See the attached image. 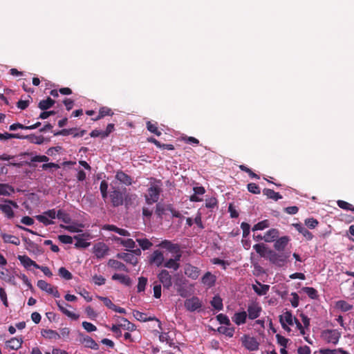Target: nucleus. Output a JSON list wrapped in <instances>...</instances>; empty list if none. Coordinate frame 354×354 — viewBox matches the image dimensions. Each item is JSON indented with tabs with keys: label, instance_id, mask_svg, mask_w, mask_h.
Masks as SVG:
<instances>
[{
	"label": "nucleus",
	"instance_id": "1",
	"mask_svg": "<svg viewBox=\"0 0 354 354\" xmlns=\"http://www.w3.org/2000/svg\"><path fill=\"white\" fill-rule=\"evenodd\" d=\"M289 255L286 253H277L272 250H269L268 259L270 263L281 267L284 266Z\"/></svg>",
	"mask_w": 354,
	"mask_h": 354
},
{
	"label": "nucleus",
	"instance_id": "2",
	"mask_svg": "<svg viewBox=\"0 0 354 354\" xmlns=\"http://www.w3.org/2000/svg\"><path fill=\"white\" fill-rule=\"evenodd\" d=\"M184 306L189 312L200 311L203 306V303L198 297L193 296L185 301Z\"/></svg>",
	"mask_w": 354,
	"mask_h": 354
},
{
	"label": "nucleus",
	"instance_id": "3",
	"mask_svg": "<svg viewBox=\"0 0 354 354\" xmlns=\"http://www.w3.org/2000/svg\"><path fill=\"white\" fill-rule=\"evenodd\" d=\"M160 192V187L156 185H151L148 189V194L145 196L146 203L148 205L156 203L159 199Z\"/></svg>",
	"mask_w": 354,
	"mask_h": 354
},
{
	"label": "nucleus",
	"instance_id": "4",
	"mask_svg": "<svg viewBox=\"0 0 354 354\" xmlns=\"http://www.w3.org/2000/svg\"><path fill=\"white\" fill-rule=\"evenodd\" d=\"M157 277L160 284H162L165 289L169 290L171 288L172 277L167 270H161Z\"/></svg>",
	"mask_w": 354,
	"mask_h": 354
},
{
	"label": "nucleus",
	"instance_id": "5",
	"mask_svg": "<svg viewBox=\"0 0 354 354\" xmlns=\"http://www.w3.org/2000/svg\"><path fill=\"white\" fill-rule=\"evenodd\" d=\"M174 287L178 294L182 297H187L189 295L186 288V279L183 277L178 276L174 280Z\"/></svg>",
	"mask_w": 354,
	"mask_h": 354
},
{
	"label": "nucleus",
	"instance_id": "6",
	"mask_svg": "<svg viewBox=\"0 0 354 354\" xmlns=\"http://www.w3.org/2000/svg\"><path fill=\"white\" fill-rule=\"evenodd\" d=\"M242 345L248 351H254L259 349V344L256 338L248 335H244L241 338Z\"/></svg>",
	"mask_w": 354,
	"mask_h": 354
},
{
	"label": "nucleus",
	"instance_id": "7",
	"mask_svg": "<svg viewBox=\"0 0 354 354\" xmlns=\"http://www.w3.org/2000/svg\"><path fill=\"white\" fill-rule=\"evenodd\" d=\"M322 337L327 343L336 344L339 342L341 334L337 330H326L322 332Z\"/></svg>",
	"mask_w": 354,
	"mask_h": 354
},
{
	"label": "nucleus",
	"instance_id": "8",
	"mask_svg": "<svg viewBox=\"0 0 354 354\" xmlns=\"http://www.w3.org/2000/svg\"><path fill=\"white\" fill-rule=\"evenodd\" d=\"M6 203L0 204V210L8 218H12L14 217L15 214L12 210V206L15 208H18V205L16 202L11 200H6Z\"/></svg>",
	"mask_w": 354,
	"mask_h": 354
},
{
	"label": "nucleus",
	"instance_id": "9",
	"mask_svg": "<svg viewBox=\"0 0 354 354\" xmlns=\"http://www.w3.org/2000/svg\"><path fill=\"white\" fill-rule=\"evenodd\" d=\"M109 250V247L102 242L97 243L93 246V253L98 259H101L107 255Z\"/></svg>",
	"mask_w": 354,
	"mask_h": 354
},
{
	"label": "nucleus",
	"instance_id": "10",
	"mask_svg": "<svg viewBox=\"0 0 354 354\" xmlns=\"http://www.w3.org/2000/svg\"><path fill=\"white\" fill-rule=\"evenodd\" d=\"M165 261L163 253L156 250L153 252L150 255L149 261L150 264H155L157 267H160L163 265Z\"/></svg>",
	"mask_w": 354,
	"mask_h": 354
},
{
	"label": "nucleus",
	"instance_id": "11",
	"mask_svg": "<svg viewBox=\"0 0 354 354\" xmlns=\"http://www.w3.org/2000/svg\"><path fill=\"white\" fill-rule=\"evenodd\" d=\"M261 310L262 308L258 303L253 302L249 304L248 306L249 319L253 320L259 317Z\"/></svg>",
	"mask_w": 354,
	"mask_h": 354
},
{
	"label": "nucleus",
	"instance_id": "12",
	"mask_svg": "<svg viewBox=\"0 0 354 354\" xmlns=\"http://www.w3.org/2000/svg\"><path fill=\"white\" fill-rule=\"evenodd\" d=\"M80 342L84 345L85 347L97 350L99 348L98 344L95 341L88 335L80 334Z\"/></svg>",
	"mask_w": 354,
	"mask_h": 354
},
{
	"label": "nucleus",
	"instance_id": "13",
	"mask_svg": "<svg viewBox=\"0 0 354 354\" xmlns=\"http://www.w3.org/2000/svg\"><path fill=\"white\" fill-rule=\"evenodd\" d=\"M292 226L295 228L299 233L302 234L306 241H311L314 236L304 225L301 223H293Z\"/></svg>",
	"mask_w": 354,
	"mask_h": 354
},
{
	"label": "nucleus",
	"instance_id": "14",
	"mask_svg": "<svg viewBox=\"0 0 354 354\" xmlns=\"http://www.w3.org/2000/svg\"><path fill=\"white\" fill-rule=\"evenodd\" d=\"M110 198L113 206L118 207L123 204V194L119 190H114L110 194Z\"/></svg>",
	"mask_w": 354,
	"mask_h": 354
},
{
	"label": "nucleus",
	"instance_id": "15",
	"mask_svg": "<svg viewBox=\"0 0 354 354\" xmlns=\"http://www.w3.org/2000/svg\"><path fill=\"white\" fill-rule=\"evenodd\" d=\"M118 259H120L124 260L125 262L130 263L133 266H136L138 262V258L134 254L131 253H126V252H120L118 253L116 255Z\"/></svg>",
	"mask_w": 354,
	"mask_h": 354
},
{
	"label": "nucleus",
	"instance_id": "16",
	"mask_svg": "<svg viewBox=\"0 0 354 354\" xmlns=\"http://www.w3.org/2000/svg\"><path fill=\"white\" fill-rule=\"evenodd\" d=\"M158 247L166 249L169 252L173 253L174 252H178L180 245L178 243H174L169 240H163L158 245Z\"/></svg>",
	"mask_w": 354,
	"mask_h": 354
},
{
	"label": "nucleus",
	"instance_id": "17",
	"mask_svg": "<svg viewBox=\"0 0 354 354\" xmlns=\"http://www.w3.org/2000/svg\"><path fill=\"white\" fill-rule=\"evenodd\" d=\"M279 322L282 328L286 327V324L292 326L294 324V317L290 311H286L283 315L279 316Z\"/></svg>",
	"mask_w": 354,
	"mask_h": 354
},
{
	"label": "nucleus",
	"instance_id": "18",
	"mask_svg": "<svg viewBox=\"0 0 354 354\" xmlns=\"http://www.w3.org/2000/svg\"><path fill=\"white\" fill-rule=\"evenodd\" d=\"M200 270L197 267H195L189 263L185 266V274L192 279H196L199 276Z\"/></svg>",
	"mask_w": 354,
	"mask_h": 354
},
{
	"label": "nucleus",
	"instance_id": "19",
	"mask_svg": "<svg viewBox=\"0 0 354 354\" xmlns=\"http://www.w3.org/2000/svg\"><path fill=\"white\" fill-rule=\"evenodd\" d=\"M56 303H57V305L59 309L60 310V311L62 312L67 317H68L73 319H75V320H76L79 318V315L73 313L68 310L66 308L65 306H69V307L71 306L69 304L64 303V302H61L60 301H57Z\"/></svg>",
	"mask_w": 354,
	"mask_h": 354
},
{
	"label": "nucleus",
	"instance_id": "20",
	"mask_svg": "<svg viewBox=\"0 0 354 354\" xmlns=\"http://www.w3.org/2000/svg\"><path fill=\"white\" fill-rule=\"evenodd\" d=\"M17 259L26 269H28L30 266H33L35 268H39V265L27 255H19Z\"/></svg>",
	"mask_w": 354,
	"mask_h": 354
},
{
	"label": "nucleus",
	"instance_id": "21",
	"mask_svg": "<svg viewBox=\"0 0 354 354\" xmlns=\"http://www.w3.org/2000/svg\"><path fill=\"white\" fill-rule=\"evenodd\" d=\"M289 241L290 239L287 236L280 237L279 239H277L274 243V249L279 252L283 251Z\"/></svg>",
	"mask_w": 354,
	"mask_h": 354
},
{
	"label": "nucleus",
	"instance_id": "22",
	"mask_svg": "<svg viewBox=\"0 0 354 354\" xmlns=\"http://www.w3.org/2000/svg\"><path fill=\"white\" fill-rule=\"evenodd\" d=\"M194 190V194L192 195L189 197V200L192 202H199L201 201L203 199L200 197V196H202L205 194V189L203 187H195L193 188Z\"/></svg>",
	"mask_w": 354,
	"mask_h": 354
},
{
	"label": "nucleus",
	"instance_id": "23",
	"mask_svg": "<svg viewBox=\"0 0 354 354\" xmlns=\"http://www.w3.org/2000/svg\"><path fill=\"white\" fill-rule=\"evenodd\" d=\"M107 265L115 270L124 271L126 272H129L127 267L123 263L118 260L109 259Z\"/></svg>",
	"mask_w": 354,
	"mask_h": 354
},
{
	"label": "nucleus",
	"instance_id": "24",
	"mask_svg": "<svg viewBox=\"0 0 354 354\" xmlns=\"http://www.w3.org/2000/svg\"><path fill=\"white\" fill-rule=\"evenodd\" d=\"M247 317V313L245 311H241L235 313L232 319L236 325L240 326L246 322Z\"/></svg>",
	"mask_w": 354,
	"mask_h": 354
},
{
	"label": "nucleus",
	"instance_id": "25",
	"mask_svg": "<svg viewBox=\"0 0 354 354\" xmlns=\"http://www.w3.org/2000/svg\"><path fill=\"white\" fill-rule=\"evenodd\" d=\"M111 279L114 281H119L120 283L126 286H130L132 283V280L127 275L115 273L112 276Z\"/></svg>",
	"mask_w": 354,
	"mask_h": 354
},
{
	"label": "nucleus",
	"instance_id": "26",
	"mask_svg": "<svg viewBox=\"0 0 354 354\" xmlns=\"http://www.w3.org/2000/svg\"><path fill=\"white\" fill-rule=\"evenodd\" d=\"M115 178L126 185H131L132 184L131 177L122 171H119L116 173Z\"/></svg>",
	"mask_w": 354,
	"mask_h": 354
},
{
	"label": "nucleus",
	"instance_id": "27",
	"mask_svg": "<svg viewBox=\"0 0 354 354\" xmlns=\"http://www.w3.org/2000/svg\"><path fill=\"white\" fill-rule=\"evenodd\" d=\"M257 283L259 285H252V289L259 296L266 295L269 291L270 286L266 284H261L260 282L257 281Z\"/></svg>",
	"mask_w": 354,
	"mask_h": 354
},
{
	"label": "nucleus",
	"instance_id": "28",
	"mask_svg": "<svg viewBox=\"0 0 354 354\" xmlns=\"http://www.w3.org/2000/svg\"><path fill=\"white\" fill-rule=\"evenodd\" d=\"M279 234V230L274 228H272L267 231L263 236V240L266 242H272L278 238Z\"/></svg>",
	"mask_w": 354,
	"mask_h": 354
},
{
	"label": "nucleus",
	"instance_id": "29",
	"mask_svg": "<svg viewBox=\"0 0 354 354\" xmlns=\"http://www.w3.org/2000/svg\"><path fill=\"white\" fill-rule=\"evenodd\" d=\"M253 248L261 257L268 259V251L270 249H268L264 244H255L253 245Z\"/></svg>",
	"mask_w": 354,
	"mask_h": 354
},
{
	"label": "nucleus",
	"instance_id": "30",
	"mask_svg": "<svg viewBox=\"0 0 354 354\" xmlns=\"http://www.w3.org/2000/svg\"><path fill=\"white\" fill-rule=\"evenodd\" d=\"M55 103V101L48 97L46 100H41L38 104V107L42 110L46 111L51 108Z\"/></svg>",
	"mask_w": 354,
	"mask_h": 354
},
{
	"label": "nucleus",
	"instance_id": "31",
	"mask_svg": "<svg viewBox=\"0 0 354 354\" xmlns=\"http://www.w3.org/2000/svg\"><path fill=\"white\" fill-rule=\"evenodd\" d=\"M1 238L5 243H12L15 245H19L20 244V240L19 237L16 236L8 234H2Z\"/></svg>",
	"mask_w": 354,
	"mask_h": 354
},
{
	"label": "nucleus",
	"instance_id": "32",
	"mask_svg": "<svg viewBox=\"0 0 354 354\" xmlns=\"http://www.w3.org/2000/svg\"><path fill=\"white\" fill-rule=\"evenodd\" d=\"M133 316L138 320V321H140V322H148V321H153V320H156L158 322V319H156L155 317H147V315L144 313H141L138 310H136L133 312Z\"/></svg>",
	"mask_w": 354,
	"mask_h": 354
},
{
	"label": "nucleus",
	"instance_id": "33",
	"mask_svg": "<svg viewBox=\"0 0 354 354\" xmlns=\"http://www.w3.org/2000/svg\"><path fill=\"white\" fill-rule=\"evenodd\" d=\"M41 335L45 338L50 339H57L60 338L59 334L57 331L51 329H43L41 330Z\"/></svg>",
	"mask_w": 354,
	"mask_h": 354
},
{
	"label": "nucleus",
	"instance_id": "34",
	"mask_svg": "<svg viewBox=\"0 0 354 354\" xmlns=\"http://www.w3.org/2000/svg\"><path fill=\"white\" fill-rule=\"evenodd\" d=\"M346 286L344 288V294L347 298L354 299V280L350 283L348 281H346Z\"/></svg>",
	"mask_w": 354,
	"mask_h": 354
},
{
	"label": "nucleus",
	"instance_id": "35",
	"mask_svg": "<svg viewBox=\"0 0 354 354\" xmlns=\"http://www.w3.org/2000/svg\"><path fill=\"white\" fill-rule=\"evenodd\" d=\"M263 193L264 195L267 196L268 198L273 199L276 201L282 198V196L279 193L275 192L273 189H271L266 188L263 190Z\"/></svg>",
	"mask_w": 354,
	"mask_h": 354
},
{
	"label": "nucleus",
	"instance_id": "36",
	"mask_svg": "<svg viewBox=\"0 0 354 354\" xmlns=\"http://www.w3.org/2000/svg\"><path fill=\"white\" fill-rule=\"evenodd\" d=\"M335 306L337 308L341 310L343 312H347L353 309V305L350 304L344 300H339L336 302Z\"/></svg>",
	"mask_w": 354,
	"mask_h": 354
},
{
	"label": "nucleus",
	"instance_id": "37",
	"mask_svg": "<svg viewBox=\"0 0 354 354\" xmlns=\"http://www.w3.org/2000/svg\"><path fill=\"white\" fill-rule=\"evenodd\" d=\"M37 287L43 291L46 292L50 294L52 292V290L54 286H51L50 283H47L46 281L40 279L37 281Z\"/></svg>",
	"mask_w": 354,
	"mask_h": 354
},
{
	"label": "nucleus",
	"instance_id": "38",
	"mask_svg": "<svg viewBox=\"0 0 354 354\" xmlns=\"http://www.w3.org/2000/svg\"><path fill=\"white\" fill-rule=\"evenodd\" d=\"M163 266L164 267L168 269H171L174 271L178 270L180 267V263L176 262L173 258H171L165 261Z\"/></svg>",
	"mask_w": 354,
	"mask_h": 354
},
{
	"label": "nucleus",
	"instance_id": "39",
	"mask_svg": "<svg viewBox=\"0 0 354 354\" xmlns=\"http://www.w3.org/2000/svg\"><path fill=\"white\" fill-rule=\"evenodd\" d=\"M15 192L14 188L8 184H0V195L10 196Z\"/></svg>",
	"mask_w": 354,
	"mask_h": 354
},
{
	"label": "nucleus",
	"instance_id": "40",
	"mask_svg": "<svg viewBox=\"0 0 354 354\" xmlns=\"http://www.w3.org/2000/svg\"><path fill=\"white\" fill-rule=\"evenodd\" d=\"M25 138L30 142L37 145H41L44 141V138L42 136H35V134L26 135Z\"/></svg>",
	"mask_w": 354,
	"mask_h": 354
},
{
	"label": "nucleus",
	"instance_id": "41",
	"mask_svg": "<svg viewBox=\"0 0 354 354\" xmlns=\"http://www.w3.org/2000/svg\"><path fill=\"white\" fill-rule=\"evenodd\" d=\"M113 114V113L110 108L107 106H103L100 109L98 115L95 119H93V120L96 121L106 115H112Z\"/></svg>",
	"mask_w": 354,
	"mask_h": 354
},
{
	"label": "nucleus",
	"instance_id": "42",
	"mask_svg": "<svg viewBox=\"0 0 354 354\" xmlns=\"http://www.w3.org/2000/svg\"><path fill=\"white\" fill-rule=\"evenodd\" d=\"M217 331L220 334L225 335L229 337H233L234 334V327H227L226 326H220L217 328Z\"/></svg>",
	"mask_w": 354,
	"mask_h": 354
},
{
	"label": "nucleus",
	"instance_id": "43",
	"mask_svg": "<svg viewBox=\"0 0 354 354\" xmlns=\"http://www.w3.org/2000/svg\"><path fill=\"white\" fill-rule=\"evenodd\" d=\"M211 305L217 310H221L223 308V300L219 296L213 297Z\"/></svg>",
	"mask_w": 354,
	"mask_h": 354
},
{
	"label": "nucleus",
	"instance_id": "44",
	"mask_svg": "<svg viewBox=\"0 0 354 354\" xmlns=\"http://www.w3.org/2000/svg\"><path fill=\"white\" fill-rule=\"evenodd\" d=\"M147 129L149 131L154 133L158 136L161 135L160 131H159L158 129L157 122L153 123L151 121H148L147 122Z\"/></svg>",
	"mask_w": 354,
	"mask_h": 354
},
{
	"label": "nucleus",
	"instance_id": "45",
	"mask_svg": "<svg viewBox=\"0 0 354 354\" xmlns=\"http://www.w3.org/2000/svg\"><path fill=\"white\" fill-rule=\"evenodd\" d=\"M122 322H121L119 325L123 329H125V330H130V331H133V330H134L136 329L135 324L131 323L127 319L122 318Z\"/></svg>",
	"mask_w": 354,
	"mask_h": 354
},
{
	"label": "nucleus",
	"instance_id": "46",
	"mask_svg": "<svg viewBox=\"0 0 354 354\" xmlns=\"http://www.w3.org/2000/svg\"><path fill=\"white\" fill-rule=\"evenodd\" d=\"M302 290L310 298L317 299L318 297L317 291L313 287H304Z\"/></svg>",
	"mask_w": 354,
	"mask_h": 354
},
{
	"label": "nucleus",
	"instance_id": "47",
	"mask_svg": "<svg viewBox=\"0 0 354 354\" xmlns=\"http://www.w3.org/2000/svg\"><path fill=\"white\" fill-rule=\"evenodd\" d=\"M22 341L17 338H12L10 340L7 342V345L11 349L17 350L21 347Z\"/></svg>",
	"mask_w": 354,
	"mask_h": 354
},
{
	"label": "nucleus",
	"instance_id": "48",
	"mask_svg": "<svg viewBox=\"0 0 354 354\" xmlns=\"http://www.w3.org/2000/svg\"><path fill=\"white\" fill-rule=\"evenodd\" d=\"M136 241L143 250L149 249L153 245L147 239H137Z\"/></svg>",
	"mask_w": 354,
	"mask_h": 354
},
{
	"label": "nucleus",
	"instance_id": "49",
	"mask_svg": "<svg viewBox=\"0 0 354 354\" xmlns=\"http://www.w3.org/2000/svg\"><path fill=\"white\" fill-rule=\"evenodd\" d=\"M57 218L62 220L65 223H69L71 222V218L68 214L62 209H59L57 213Z\"/></svg>",
	"mask_w": 354,
	"mask_h": 354
},
{
	"label": "nucleus",
	"instance_id": "50",
	"mask_svg": "<svg viewBox=\"0 0 354 354\" xmlns=\"http://www.w3.org/2000/svg\"><path fill=\"white\" fill-rule=\"evenodd\" d=\"M59 275L66 279L70 280L73 278V274L64 267H61L58 270Z\"/></svg>",
	"mask_w": 354,
	"mask_h": 354
},
{
	"label": "nucleus",
	"instance_id": "51",
	"mask_svg": "<svg viewBox=\"0 0 354 354\" xmlns=\"http://www.w3.org/2000/svg\"><path fill=\"white\" fill-rule=\"evenodd\" d=\"M216 319L221 324H224L225 326H229L231 325L230 320L226 315H224L222 313L218 314L216 316Z\"/></svg>",
	"mask_w": 354,
	"mask_h": 354
},
{
	"label": "nucleus",
	"instance_id": "52",
	"mask_svg": "<svg viewBox=\"0 0 354 354\" xmlns=\"http://www.w3.org/2000/svg\"><path fill=\"white\" fill-rule=\"evenodd\" d=\"M269 221L268 220H263L262 221L259 222L258 223L255 224L253 227L252 230H263L267 227H269Z\"/></svg>",
	"mask_w": 354,
	"mask_h": 354
},
{
	"label": "nucleus",
	"instance_id": "53",
	"mask_svg": "<svg viewBox=\"0 0 354 354\" xmlns=\"http://www.w3.org/2000/svg\"><path fill=\"white\" fill-rule=\"evenodd\" d=\"M147 283V278L145 277H140L138 278V283L137 286L138 292H143L145 290L146 285Z\"/></svg>",
	"mask_w": 354,
	"mask_h": 354
},
{
	"label": "nucleus",
	"instance_id": "54",
	"mask_svg": "<svg viewBox=\"0 0 354 354\" xmlns=\"http://www.w3.org/2000/svg\"><path fill=\"white\" fill-rule=\"evenodd\" d=\"M74 238L77 241L76 243H75V248H85L89 245V243L86 242L84 239L79 237V236H75Z\"/></svg>",
	"mask_w": 354,
	"mask_h": 354
},
{
	"label": "nucleus",
	"instance_id": "55",
	"mask_svg": "<svg viewBox=\"0 0 354 354\" xmlns=\"http://www.w3.org/2000/svg\"><path fill=\"white\" fill-rule=\"evenodd\" d=\"M305 225L308 227L310 229H314L315 228L318 224L319 222L317 219L314 218H308L305 219L304 221Z\"/></svg>",
	"mask_w": 354,
	"mask_h": 354
},
{
	"label": "nucleus",
	"instance_id": "56",
	"mask_svg": "<svg viewBox=\"0 0 354 354\" xmlns=\"http://www.w3.org/2000/svg\"><path fill=\"white\" fill-rule=\"evenodd\" d=\"M248 190L254 194H259L261 193L260 187L254 183H248L247 185Z\"/></svg>",
	"mask_w": 354,
	"mask_h": 354
},
{
	"label": "nucleus",
	"instance_id": "57",
	"mask_svg": "<svg viewBox=\"0 0 354 354\" xmlns=\"http://www.w3.org/2000/svg\"><path fill=\"white\" fill-rule=\"evenodd\" d=\"M100 189L102 194V198L105 199L107 197V189H108V183L106 180H102L100 183Z\"/></svg>",
	"mask_w": 354,
	"mask_h": 354
},
{
	"label": "nucleus",
	"instance_id": "58",
	"mask_svg": "<svg viewBox=\"0 0 354 354\" xmlns=\"http://www.w3.org/2000/svg\"><path fill=\"white\" fill-rule=\"evenodd\" d=\"M97 298L102 301L108 308L113 310V307H115V304L109 298L102 296H97Z\"/></svg>",
	"mask_w": 354,
	"mask_h": 354
},
{
	"label": "nucleus",
	"instance_id": "59",
	"mask_svg": "<svg viewBox=\"0 0 354 354\" xmlns=\"http://www.w3.org/2000/svg\"><path fill=\"white\" fill-rule=\"evenodd\" d=\"M76 130H77V129L76 128H71V129H62L57 132H55L54 133V136H68V135H71L73 133V131H75Z\"/></svg>",
	"mask_w": 354,
	"mask_h": 354
},
{
	"label": "nucleus",
	"instance_id": "60",
	"mask_svg": "<svg viewBox=\"0 0 354 354\" xmlns=\"http://www.w3.org/2000/svg\"><path fill=\"white\" fill-rule=\"evenodd\" d=\"M276 338L277 340V343L286 349L289 339L279 334L276 335Z\"/></svg>",
	"mask_w": 354,
	"mask_h": 354
},
{
	"label": "nucleus",
	"instance_id": "61",
	"mask_svg": "<svg viewBox=\"0 0 354 354\" xmlns=\"http://www.w3.org/2000/svg\"><path fill=\"white\" fill-rule=\"evenodd\" d=\"M342 348L337 349H329V348H322L319 350L320 354H341Z\"/></svg>",
	"mask_w": 354,
	"mask_h": 354
},
{
	"label": "nucleus",
	"instance_id": "62",
	"mask_svg": "<svg viewBox=\"0 0 354 354\" xmlns=\"http://www.w3.org/2000/svg\"><path fill=\"white\" fill-rule=\"evenodd\" d=\"M337 205L341 209H346V210H351V209L353 208V205L348 203L346 201L339 200V201H337Z\"/></svg>",
	"mask_w": 354,
	"mask_h": 354
},
{
	"label": "nucleus",
	"instance_id": "63",
	"mask_svg": "<svg viewBox=\"0 0 354 354\" xmlns=\"http://www.w3.org/2000/svg\"><path fill=\"white\" fill-rule=\"evenodd\" d=\"M93 281L95 285L102 286L105 283L106 279L102 275L95 274L93 277Z\"/></svg>",
	"mask_w": 354,
	"mask_h": 354
},
{
	"label": "nucleus",
	"instance_id": "64",
	"mask_svg": "<svg viewBox=\"0 0 354 354\" xmlns=\"http://www.w3.org/2000/svg\"><path fill=\"white\" fill-rule=\"evenodd\" d=\"M82 325L84 329H85L87 332H93L97 330V328L95 325L88 322H83Z\"/></svg>",
	"mask_w": 354,
	"mask_h": 354
}]
</instances>
